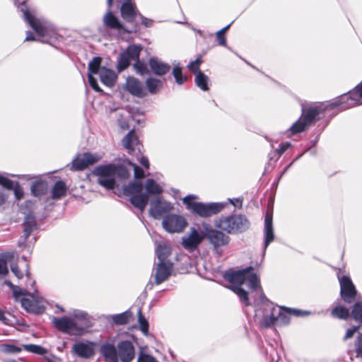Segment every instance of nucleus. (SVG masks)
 <instances>
[{
	"instance_id": "nucleus-44",
	"label": "nucleus",
	"mask_w": 362,
	"mask_h": 362,
	"mask_svg": "<svg viewBox=\"0 0 362 362\" xmlns=\"http://www.w3.org/2000/svg\"><path fill=\"white\" fill-rule=\"evenodd\" d=\"M135 63L134 64V68L137 74L140 75H144L148 73V70L147 69L146 65L140 62L139 57L138 59H134Z\"/></svg>"
},
{
	"instance_id": "nucleus-8",
	"label": "nucleus",
	"mask_w": 362,
	"mask_h": 362,
	"mask_svg": "<svg viewBox=\"0 0 362 362\" xmlns=\"http://www.w3.org/2000/svg\"><path fill=\"white\" fill-rule=\"evenodd\" d=\"M115 3L119 6L120 16L127 23H134L140 15L134 0H107V6L112 7Z\"/></svg>"
},
{
	"instance_id": "nucleus-13",
	"label": "nucleus",
	"mask_w": 362,
	"mask_h": 362,
	"mask_svg": "<svg viewBox=\"0 0 362 362\" xmlns=\"http://www.w3.org/2000/svg\"><path fill=\"white\" fill-rule=\"evenodd\" d=\"M101 158L102 156L96 153H85L82 155H78L72 160L71 170H84L88 166L98 162Z\"/></svg>"
},
{
	"instance_id": "nucleus-23",
	"label": "nucleus",
	"mask_w": 362,
	"mask_h": 362,
	"mask_svg": "<svg viewBox=\"0 0 362 362\" xmlns=\"http://www.w3.org/2000/svg\"><path fill=\"white\" fill-rule=\"evenodd\" d=\"M123 146L128 150L129 153L136 151L140 152L141 144L138 137L136 136L134 130H131L122 139Z\"/></svg>"
},
{
	"instance_id": "nucleus-27",
	"label": "nucleus",
	"mask_w": 362,
	"mask_h": 362,
	"mask_svg": "<svg viewBox=\"0 0 362 362\" xmlns=\"http://www.w3.org/2000/svg\"><path fill=\"white\" fill-rule=\"evenodd\" d=\"M100 354L110 362H118L117 346L111 344H103L100 347Z\"/></svg>"
},
{
	"instance_id": "nucleus-12",
	"label": "nucleus",
	"mask_w": 362,
	"mask_h": 362,
	"mask_svg": "<svg viewBox=\"0 0 362 362\" xmlns=\"http://www.w3.org/2000/svg\"><path fill=\"white\" fill-rule=\"evenodd\" d=\"M204 240V230L199 231L194 227H191L189 233L182 238V247L189 252L194 251Z\"/></svg>"
},
{
	"instance_id": "nucleus-25",
	"label": "nucleus",
	"mask_w": 362,
	"mask_h": 362,
	"mask_svg": "<svg viewBox=\"0 0 362 362\" xmlns=\"http://www.w3.org/2000/svg\"><path fill=\"white\" fill-rule=\"evenodd\" d=\"M149 66L153 73L158 76H163L169 72L170 65L162 62L158 58L153 57L149 59Z\"/></svg>"
},
{
	"instance_id": "nucleus-6",
	"label": "nucleus",
	"mask_w": 362,
	"mask_h": 362,
	"mask_svg": "<svg viewBox=\"0 0 362 362\" xmlns=\"http://www.w3.org/2000/svg\"><path fill=\"white\" fill-rule=\"evenodd\" d=\"M196 199V195L189 194L183 198L182 202L192 214L202 218H209L218 214L226 205L223 202L204 203L192 201Z\"/></svg>"
},
{
	"instance_id": "nucleus-33",
	"label": "nucleus",
	"mask_w": 362,
	"mask_h": 362,
	"mask_svg": "<svg viewBox=\"0 0 362 362\" xmlns=\"http://www.w3.org/2000/svg\"><path fill=\"white\" fill-rule=\"evenodd\" d=\"M146 85L151 94H156L162 88L163 81L160 79L150 77L146 79Z\"/></svg>"
},
{
	"instance_id": "nucleus-20",
	"label": "nucleus",
	"mask_w": 362,
	"mask_h": 362,
	"mask_svg": "<svg viewBox=\"0 0 362 362\" xmlns=\"http://www.w3.org/2000/svg\"><path fill=\"white\" fill-rule=\"evenodd\" d=\"M173 270V264L169 262H158L155 274V283L157 285L160 284L168 279Z\"/></svg>"
},
{
	"instance_id": "nucleus-9",
	"label": "nucleus",
	"mask_w": 362,
	"mask_h": 362,
	"mask_svg": "<svg viewBox=\"0 0 362 362\" xmlns=\"http://www.w3.org/2000/svg\"><path fill=\"white\" fill-rule=\"evenodd\" d=\"M52 322L58 330L69 334L80 336L85 332L84 327L68 317H54Z\"/></svg>"
},
{
	"instance_id": "nucleus-38",
	"label": "nucleus",
	"mask_w": 362,
	"mask_h": 362,
	"mask_svg": "<svg viewBox=\"0 0 362 362\" xmlns=\"http://www.w3.org/2000/svg\"><path fill=\"white\" fill-rule=\"evenodd\" d=\"M71 315L74 318L82 321L83 325H81L84 327L85 329L90 327L89 316L87 313L81 310H74L72 312Z\"/></svg>"
},
{
	"instance_id": "nucleus-39",
	"label": "nucleus",
	"mask_w": 362,
	"mask_h": 362,
	"mask_svg": "<svg viewBox=\"0 0 362 362\" xmlns=\"http://www.w3.org/2000/svg\"><path fill=\"white\" fill-rule=\"evenodd\" d=\"M349 310L344 306H337L332 310V315L333 317L346 320L349 317Z\"/></svg>"
},
{
	"instance_id": "nucleus-64",
	"label": "nucleus",
	"mask_w": 362,
	"mask_h": 362,
	"mask_svg": "<svg viewBox=\"0 0 362 362\" xmlns=\"http://www.w3.org/2000/svg\"><path fill=\"white\" fill-rule=\"evenodd\" d=\"M230 25L231 24H228V25H226V27L223 28L222 29L217 32L225 35V33L229 29Z\"/></svg>"
},
{
	"instance_id": "nucleus-60",
	"label": "nucleus",
	"mask_w": 362,
	"mask_h": 362,
	"mask_svg": "<svg viewBox=\"0 0 362 362\" xmlns=\"http://www.w3.org/2000/svg\"><path fill=\"white\" fill-rule=\"evenodd\" d=\"M140 163L145 168L148 169L149 168V162L146 157L142 156L140 159Z\"/></svg>"
},
{
	"instance_id": "nucleus-54",
	"label": "nucleus",
	"mask_w": 362,
	"mask_h": 362,
	"mask_svg": "<svg viewBox=\"0 0 362 362\" xmlns=\"http://www.w3.org/2000/svg\"><path fill=\"white\" fill-rule=\"evenodd\" d=\"M138 17L141 19V23L146 28H151L153 26V20L146 18L141 13L140 15H138Z\"/></svg>"
},
{
	"instance_id": "nucleus-49",
	"label": "nucleus",
	"mask_w": 362,
	"mask_h": 362,
	"mask_svg": "<svg viewBox=\"0 0 362 362\" xmlns=\"http://www.w3.org/2000/svg\"><path fill=\"white\" fill-rule=\"evenodd\" d=\"M202 64V59L200 57L196 59L194 61L190 62L187 67L188 69L194 72V73H198L199 71V66Z\"/></svg>"
},
{
	"instance_id": "nucleus-53",
	"label": "nucleus",
	"mask_w": 362,
	"mask_h": 362,
	"mask_svg": "<svg viewBox=\"0 0 362 362\" xmlns=\"http://www.w3.org/2000/svg\"><path fill=\"white\" fill-rule=\"evenodd\" d=\"M12 190L14 191V194H15L16 199L20 200L21 199L23 198V190L21 188V187L19 185V183L18 182H16V185L14 186V187Z\"/></svg>"
},
{
	"instance_id": "nucleus-26",
	"label": "nucleus",
	"mask_w": 362,
	"mask_h": 362,
	"mask_svg": "<svg viewBox=\"0 0 362 362\" xmlns=\"http://www.w3.org/2000/svg\"><path fill=\"white\" fill-rule=\"evenodd\" d=\"M98 74L100 81L106 86L112 87L115 85L117 76L113 70L103 66Z\"/></svg>"
},
{
	"instance_id": "nucleus-3",
	"label": "nucleus",
	"mask_w": 362,
	"mask_h": 362,
	"mask_svg": "<svg viewBox=\"0 0 362 362\" xmlns=\"http://www.w3.org/2000/svg\"><path fill=\"white\" fill-rule=\"evenodd\" d=\"M18 9L23 13L24 21L42 37L48 39L42 40L44 43L52 44L58 38V33L56 28L49 21L42 17L35 15L34 11H30L25 1H23L18 6Z\"/></svg>"
},
{
	"instance_id": "nucleus-18",
	"label": "nucleus",
	"mask_w": 362,
	"mask_h": 362,
	"mask_svg": "<svg viewBox=\"0 0 362 362\" xmlns=\"http://www.w3.org/2000/svg\"><path fill=\"white\" fill-rule=\"evenodd\" d=\"M172 209L173 206L170 202L163 201L158 197L151 201L149 214L153 218L159 219L165 214L170 211Z\"/></svg>"
},
{
	"instance_id": "nucleus-36",
	"label": "nucleus",
	"mask_w": 362,
	"mask_h": 362,
	"mask_svg": "<svg viewBox=\"0 0 362 362\" xmlns=\"http://www.w3.org/2000/svg\"><path fill=\"white\" fill-rule=\"evenodd\" d=\"M156 254L159 262H167L166 259L170 254V250L165 244H158L156 249Z\"/></svg>"
},
{
	"instance_id": "nucleus-30",
	"label": "nucleus",
	"mask_w": 362,
	"mask_h": 362,
	"mask_svg": "<svg viewBox=\"0 0 362 362\" xmlns=\"http://www.w3.org/2000/svg\"><path fill=\"white\" fill-rule=\"evenodd\" d=\"M48 189L47 183L45 181L35 182L31 186V192L33 196L41 197L46 194Z\"/></svg>"
},
{
	"instance_id": "nucleus-5",
	"label": "nucleus",
	"mask_w": 362,
	"mask_h": 362,
	"mask_svg": "<svg viewBox=\"0 0 362 362\" xmlns=\"http://www.w3.org/2000/svg\"><path fill=\"white\" fill-rule=\"evenodd\" d=\"M214 226L227 234L235 235L246 231L250 223L245 215L234 214L220 216L215 220Z\"/></svg>"
},
{
	"instance_id": "nucleus-1",
	"label": "nucleus",
	"mask_w": 362,
	"mask_h": 362,
	"mask_svg": "<svg viewBox=\"0 0 362 362\" xmlns=\"http://www.w3.org/2000/svg\"><path fill=\"white\" fill-rule=\"evenodd\" d=\"M252 267H248L242 270L228 271L225 273L223 277L232 284L231 290L246 306L251 303L248 293L242 288V286L245 284L250 290L257 291V296L254 298V303L257 307L255 316L261 317V324L264 327L286 325L289 323L291 315L300 317L310 314L308 311L274 306L264 295L260 287L259 278L252 272Z\"/></svg>"
},
{
	"instance_id": "nucleus-15",
	"label": "nucleus",
	"mask_w": 362,
	"mask_h": 362,
	"mask_svg": "<svg viewBox=\"0 0 362 362\" xmlns=\"http://www.w3.org/2000/svg\"><path fill=\"white\" fill-rule=\"evenodd\" d=\"M111 8L112 7H107V11L103 17L104 27L109 30L130 33L132 31L125 28L124 23L112 13Z\"/></svg>"
},
{
	"instance_id": "nucleus-4",
	"label": "nucleus",
	"mask_w": 362,
	"mask_h": 362,
	"mask_svg": "<svg viewBox=\"0 0 362 362\" xmlns=\"http://www.w3.org/2000/svg\"><path fill=\"white\" fill-rule=\"evenodd\" d=\"M93 174L98 177V184L107 189H115L116 177L126 180L130 176V173L125 166L112 163L97 166Z\"/></svg>"
},
{
	"instance_id": "nucleus-22",
	"label": "nucleus",
	"mask_w": 362,
	"mask_h": 362,
	"mask_svg": "<svg viewBox=\"0 0 362 362\" xmlns=\"http://www.w3.org/2000/svg\"><path fill=\"white\" fill-rule=\"evenodd\" d=\"M125 89L132 95L139 98L145 95V90L142 83L133 76H128L127 78Z\"/></svg>"
},
{
	"instance_id": "nucleus-62",
	"label": "nucleus",
	"mask_w": 362,
	"mask_h": 362,
	"mask_svg": "<svg viewBox=\"0 0 362 362\" xmlns=\"http://www.w3.org/2000/svg\"><path fill=\"white\" fill-rule=\"evenodd\" d=\"M229 201L230 202V203L234 205L235 206H239V207H241L242 206V201L240 200L239 199H235L234 200H232V199H229Z\"/></svg>"
},
{
	"instance_id": "nucleus-7",
	"label": "nucleus",
	"mask_w": 362,
	"mask_h": 362,
	"mask_svg": "<svg viewBox=\"0 0 362 362\" xmlns=\"http://www.w3.org/2000/svg\"><path fill=\"white\" fill-rule=\"evenodd\" d=\"M202 226L204 230V239L208 240L209 243L212 246L214 251L221 255V251H220V249L228 245L230 242V238L225 231L217 228H213L206 222H202Z\"/></svg>"
},
{
	"instance_id": "nucleus-50",
	"label": "nucleus",
	"mask_w": 362,
	"mask_h": 362,
	"mask_svg": "<svg viewBox=\"0 0 362 362\" xmlns=\"http://www.w3.org/2000/svg\"><path fill=\"white\" fill-rule=\"evenodd\" d=\"M128 163L134 168V177L136 179H141L144 177V172L140 167L129 161Z\"/></svg>"
},
{
	"instance_id": "nucleus-32",
	"label": "nucleus",
	"mask_w": 362,
	"mask_h": 362,
	"mask_svg": "<svg viewBox=\"0 0 362 362\" xmlns=\"http://www.w3.org/2000/svg\"><path fill=\"white\" fill-rule=\"evenodd\" d=\"M142 189L143 185L139 181L131 182L123 187L124 194L127 196H132L133 194L140 193Z\"/></svg>"
},
{
	"instance_id": "nucleus-37",
	"label": "nucleus",
	"mask_w": 362,
	"mask_h": 362,
	"mask_svg": "<svg viewBox=\"0 0 362 362\" xmlns=\"http://www.w3.org/2000/svg\"><path fill=\"white\" fill-rule=\"evenodd\" d=\"M195 84L204 91L209 90V77L202 71H198L195 76Z\"/></svg>"
},
{
	"instance_id": "nucleus-19",
	"label": "nucleus",
	"mask_w": 362,
	"mask_h": 362,
	"mask_svg": "<svg viewBox=\"0 0 362 362\" xmlns=\"http://www.w3.org/2000/svg\"><path fill=\"white\" fill-rule=\"evenodd\" d=\"M95 344L91 341L77 342L72 346V352L82 358H90L95 354Z\"/></svg>"
},
{
	"instance_id": "nucleus-57",
	"label": "nucleus",
	"mask_w": 362,
	"mask_h": 362,
	"mask_svg": "<svg viewBox=\"0 0 362 362\" xmlns=\"http://www.w3.org/2000/svg\"><path fill=\"white\" fill-rule=\"evenodd\" d=\"M11 269L18 279H21L23 278V274L19 270L17 264H11Z\"/></svg>"
},
{
	"instance_id": "nucleus-55",
	"label": "nucleus",
	"mask_w": 362,
	"mask_h": 362,
	"mask_svg": "<svg viewBox=\"0 0 362 362\" xmlns=\"http://www.w3.org/2000/svg\"><path fill=\"white\" fill-rule=\"evenodd\" d=\"M359 329V326H354L351 328H349L346 330V334L344 337V340H347L353 337L355 332H356Z\"/></svg>"
},
{
	"instance_id": "nucleus-35",
	"label": "nucleus",
	"mask_w": 362,
	"mask_h": 362,
	"mask_svg": "<svg viewBox=\"0 0 362 362\" xmlns=\"http://www.w3.org/2000/svg\"><path fill=\"white\" fill-rule=\"evenodd\" d=\"M131 317H132V314L129 310L111 316L114 323L119 325H127Z\"/></svg>"
},
{
	"instance_id": "nucleus-43",
	"label": "nucleus",
	"mask_w": 362,
	"mask_h": 362,
	"mask_svg": "<svg viewBox=\"0 0 362 362\" xmlns=\"http://www.w3.org/2000/svg\"><path fill=\"white\" fill-rule=\"evenodd\" d=\"M138 321L140 325L141 331L144 334H147L148 330V322L146 320V319L142 315L141 308H139L138 310Z\"/></svg>"
},
{
	"instance_id": "nucleus-24",
	"label": "nucleus",
	"mask_w": 362,
	"mask_h": 362,
	"mask_svg": "<svg viewBox=\"0 0 362 362\" xmlns=\"http://www.w3.org/2000/svg\"><path fill=\"white\" fill-rule=\"evenodd\" d=\"M264 252L269 245L274 240V232L272 223V216L268 214L264 218Z\"/></svg>"
},
{
	"instance_id": "nucleus-58",
	"label": "nucleus",
	"mask_w": 362,
	"mask_h": 362,
	"mask_svg": "<svg viewBox=\"0 0 362 362\" xmlns=\"http://www.w3.org/2000/svg\"><path fill=\"white\" fill-rule=\"evenodd\" d=\"M216 38L218 44L221 46H226V40L224 35L221 34L218 32L216 33Z\"/></svg>"
},
{
	"instance_id": "nucleus-61",
	"label": "nucleus",
	"mask_w": 362,
	"mask_h": 362,
	"mask_svg": "<svg viewBox=\"0 0 362 362\" xmlns=\"http://www.w3.org/2000/svg\"><path fill=\"white\" fill-rule=\"evenodd\" d=\"M35 40V35L31 31H27L26 32V37L25 39V41H34Z\"/></svg>"
},
{
	"instance_id": "nucleus-21",
	"label": "nucleus",
	"mask_w": 362,
	"mask_h": 362,
	"mask_svg": "<svg viewBox=\"0 0 362 362\" xmlns=\"http://www.w3.org/2000/svg\"><path fill=\"white\" fill-rule=\"evenodd\" d=\"M22 307L29 313L40 314L42 313L45 308L41 303L35 298L33 295H28V297H23L21 299Z\"/></svg>"
},
{
	"instance_id": "nucleus-10",
	"label": "nucleus",
	"mask_w": 362,
	"mask_h": 362,
	"mask_svg": "<svg viewBox=\"0 0 362 362\" xmlns=\"http://www.w3.org/2000/svg\"><path fill=\"white\" fill-rule=\"evenodd\" d=\"M141 51L140 45H129L127 49L121 52L117 58V69L119 71H122L127 69L132 60L138 59Z\"/></svg>"
},
{
	"instance_id": "nucleus-17",
	"label": "nucleus",
	"mask_w": 362,
	"mask_h": 362,
	"mask_svg": "<svg viewBox=\"0 0 362 362\" xmlns=\"http://www.w3.org/2000/svg\"><path fill=\"white\" fill-rule=\"evenodd\" d=\"M102 62V58L100 57H95L92 59V60L88 63V83L90 87L95 90L96 92H102V89L98 84L97 80L93 76L95 74H98L100 73V69L103 66H100Z\"/></svg>"
},
{
	"instance_id": "nucleus-63",
	"label": "nucleus",
	"mask_w": 362,
	"mask_h": 362,
	"mask_svg": "<svg viewBox=\"0 0 362 362\" xmlns=\"http://www.w3.org/2000/svg\"><path fill=\"white\" fill-rule=\"evenodd\" d=\"M7 199L6 195L2 191L0 192V206L3 205Z\"/></svg>"
},
{
	"instance_id": "nucleus-16",
	"label": "nucleus",
	"mask_w": 362,
	"mask_h": 362,
	"mask_svg": "<svg viewBox=\"0 0 362 362\" xmlns=\"http://www.w3.org/2000/svg\"><path fill=\"white\" fill-rule=\"evenodd\" d=\"M118 360L121 362H132L136 355L133 343L129 340H122L117 344Z\"/></svg>"
},
{
	"instance_id": "nucleus-47",
	"label": "nucleus",
	"mask_w": 362,
	"mask_h": 362,
	"mask_svg": "<svg viewBox=\"0 0 362 362\" xmlns=\"http://www.w3.org/2000/svg\"><path fill=\"white\" fill-rule=\"evenodd\" d=\"M355 352L356 356L362 358V334L359 333L357 335L355 341Z\"/></svg>"
},
{
	"instance_id": "nucleus-40",
	"label": "nucleus",
	"mask_w": 362,
	"mask_h": 362,
	"mask_svg": "<svg viewBox=\"0 0 362 362\" xmlns=\"http://www.w3.org/2000/svg\"><path fill=\"white\" fill-rule=\"evenodd\" d=\"M174 67L173 69V76L175 78V82L178 85L183 84L187 81V76L182 74V68L179 66V64H173Z\"/></svg>"
},
{
	"instance_id": "nucleus-28",
	"label": "nucleus",
	"mask_w": 362,
	"mask_h": 362,
	"mask_svg": "<svg viewBox=\"0 0 362 362\" xmlns=\"http://www.w3.org/2000/svg\"><path fill=\"white\" fill-rule=\"evenodd\" d=\"M148 202V195L144 193H138L133 194L130 197V202L136 208L139 209L141 211H143L147 205Z\"/></svg>"
},
{
	"instance_id": "nucleus-52",
	"label": "nucleus",
	"mask_w": 362,
	"mask_h": 362,
	"mask_svg": "<svg viewBox=\"0 0 362 362\" xmlns=\"http://www.w3.org/2000/svg\"><path fill=\"white\" fill-rule=\"evenodd\" d=\"M136 362H158V361L151 355L141 353L137 358Z\"/></svg>"
},
{
	"instance_id": "nucleus-11",
	"label": "nucleus",
	"mask_w": 362,
	"mask_h": 362,
	"mask_svg": "<svg viewBox=\"0 0 362 362\" xmlns=\"http://www.w3.org/2000/svg\"><path fill=\"white\" fill-rule=\"evenodd\" d=\"M162 226L168 233H181L187 226V222L186 219L180 215L170 214L164 216Z\"/></svg>"
},
{
	"instance_id": "nucleus-29",
	"label": "nucleus",
	"mask_w": 362,
	"mask_h": 362,
	"mask_svg": "<svg viewBox=\"0 0 362 362\" xmlns=\"http://www.w3.org/2000/svg\"><path fill=\"white\" fill-rule=\"evenodd\" d=\"M23 238L27 239L31 233L36 229L37 223L34 216L28 214L25 217L23 221Z\"/></svg>"
},
{
	"instance_id": "nucleus-46",
	"label": "nucleus",
	"mask_w": 362,
	"mask_h": 362,
	"mask_svg": "<svg viewBox=\"0 0 362 362\" xmlns=\"http://www.w3.org/2000/svg\"><path fill=\"white\" fill-rule=\"evenodd\" d=\"M16 182L8 179V177L0 175V185L6 189L12 190L16 185Z\"/></svg>"
},
{
	"instance_id": "nucleus-56",
	"label": "nucleus",
	"mask_w": 362,
	"mask_h": 362,
	"mask_svg": "<svg viewBox=\"0 0 362 362\" xmlns=\"http://www.w3.org/2000/svg\"><path fill=\"white\" fill-rule=\"evenodd\" d=\"M290 146L291 144L289 142L282 144L280 147L276 150L279 157H280Z\"/></svg>"
},
{
	"instance_id": "nucleus-59",
	"label": "nucleus",
	"mask_w": 362,
	"mask_h": 362,
	"mask_svg": "<svg viewBox=\"0 0 362 362\" xmlns=\"http://www.w3.org/2000/svg\"><path fill=\"white\" fill-rule=\"evenodd\" d=\"M119 126L122 129H127L129 128L128 122L126 119H117Z\"/></svg>"
},
{
	"instance_id": "nucleus-31",
	"label": "nucleus",
	"mask_w": 362,
	"mask_h": 362,
	"mask_svg": "<svg viewBox=\"0 0 362 362\" xmlns=\"http://www.w3.org/2000/svg\"><path fill=\"white\" fill-rule=\"evenodd\" d=\"M66 186L64 182L59 180L55 182L52 190V197L54 199H59L66 195Z\"/></svg>"
},
{
	"instance_id": "nucleus-2",
	"label": "nucleus",
	"mask_w": 362,
	"mask_h": 362,
	"mask_svg": "<svg viewBox=\"0 0 362 362\" xmlns=\"http://www.w3.org/2000/svg\"><path fill=\"white\" fill-rule=\"evenodd\" d=\"M362 82L356 86L348 94L341 95L334 102L328 104L320 103L308 107H302L301 117L289 128L291 134L303 132L313 123L317 117L325 110L339 107L341 110H345L362 104Z\"/></svg>"
},
{
	"instance_id": "nucleus-45",
	"label": "nucleus",
	"mask_w": 362,
	"mask_h": 362,
	"mask_svg": "<svg viewBox=\"0 0 362 362\" xmlns=\"http://www.w3.org/2000/svg\"><path fill=\"white\" fill-rule=\"evenodd\" d=\"M13 296L16 301L21 303V299L23 297H28V293L26 291L22 289L19 286H16L13 289Z\"/></svg>"
},
{
	"instance_id": "nucleus-51",
	"label": "nucleus",
	"mask_w": 362,
	"mask_h": 362,
	"mask_svg": "<svg viewBox=\"0 0 362 362\" xmlns=\"http://www.w3.org/2000/svg\"><path fill=\"white\" fill-rule=\"evenodd\" d=\"M8 272L7 267V261L5 257L2 255H0V274L6 275Z\"/></svg>"
},
{
	"instance_id": "nucleus-34",
	"label": "nucleus",
	"mask_w": 362,
	"mask_h": 362,
	"mask_svg": "<svg viewBox=\"0 0 362 362\" xmlns=\"http://www.w3.org/2000/svg\"><path fill=\"white\" fill-rule=\"evenodd\" d=\"M145 189L149 194H160L163 188L153 179H147L145 183Z\"/></svg>"
},
{
	"instance_id": "nucleus-42",
	"label": "nucleus",
	"mask_w": 362,
	"mask_h": 362,
	"mask_svg": "<svg viewBox=\"0 0 362 362\" xmlns=\"http://www.w3.org/2000/svg\"><path fill=\"white\" fill-rule=\"evenodd\" d=\"M351 315L356 321L362 324V303H355L351 312Z\"/></svg>"
},
{
	"instance_id": "nucleus-14",
	"label": "nucleus",
	"mask_w": 362,
	"mask_h": 362,
	"mask_svg": "<svg viewBox=\"0 0 362 362\" xmlns=\"http://www.w3.org/2000/svg\"><path fill=\"white\" fill-rule=\"evenodd\" d=\"M339 281L341 298L347 303H352L357 294V291L352 281L347 276L339 277Z\"/></svg>"
},
{
	"instance_id": "nucleus-41",
	"label": "nucleus",
	"mask_w": 362,
	"mask_h": 362,
	"mask_svg": "<svg viewBox=\"0 0 362 362\" xmlns=\"http://www.w3.org/2000/svg\"><path fill=\"white\" fill-rule=\"evenodd\" d=\"M23 349L30 353L36 354L38 355H44L45 354L47 351L44 347L36 345V344H24L23 346Z\"/></svg>"
},
{
	"instance_id": "nucleus-48",
	"label": "nucleus",
	"mask_w": 362,
	"mask_h": 362,
	"mask_svg": "<svg viewBox=\"0 0 362 362\" xmlns=\"http://www.w3.org/2000/svg\"><path fill=\"white\" fill-rule=\"evenodd\" d=\"M22 350L21 348L18 347L13 344H4L2 346V351L5 353L18 354Z\"/></svg>"
}]
</instances>
